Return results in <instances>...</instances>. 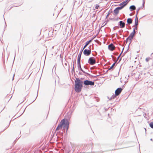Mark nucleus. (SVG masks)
I'll return each mask as SVG.
<instances>
[{
    "instance_id": "nucleus-19",
    "label": "nucleus",
    "mask_w": 153,
    "mask_h": 153,
    "mask_svg": "<svg viewBox=\"0 0 153 153\" xmlns=\"http://www.w3.org/2000/svg\"><path fill=\"white\" fill-rule=\"evenodd\" d=\"M89 44L87 42H86V44L84 46L83 48V50Z\"/></svg>"
},
{
    "instance_id": "nucleus-18",
    "label": "nucleus",
    "mask_w": 153,
    "mask_h": 153,
    "mask_svg": "<svg viewBox=\"0 0 153 153\" xmlns=\"http://www.w3.org/2000/svg\"><path fill=\"white\" fill-rule=\"evenodd\" d=\"M123 6H121V7H118L117 8L119 10H121V9H122L123 7Z\"/></svg>"
},
{
    "instance_id": "nucleus-20",
    "label": "nucleus",
    "mask_w": 153,
    "mask_h": 153,
    "mask_svg": "<svg viewBox=\"0 0 153 153\" xmlns=\"http://www.w3.org/2000/svg\"><path fill=\"white\" fill-rule=\"evenodd\" d=\"M115 63L113 64V65H112V66L109 68V70L111 69L114 66Z\"/></svg>"
},
{
    "instance_id": "nucleus-23",
    "label": "nucleus",
    "mask_w": 153,
    "mask_h": 153,
    "mask_svg": "<svg viewBox=\"0 0 153 153\" xmlns=\"http://www.w3.org/2000/svg\"><path fill=\"white\" fill-rule=\"evenodd\" d=\"M114 97H115L114 96L113 97H112L111 98V99L114 98Z\"/></svg>"
},
{
    "instance_id": "nucleus-7",
    "label": "nucleus",
    "mask_w": 153,
    "mask_h": 153,
    "mask_svg": "<svg viewBox=\"0 0 153 153\" xmlns=\"http://www.w3.org/2000/svg\"><path fill=\"white\" fill-rule=\"evenodd\" d=\"M122 91V89L121 88H118L115 91V95H118Z\"/></svg>"
},
{
    "instance_id": "nucleus-14",
    "label": "nucleus",
    "mask_w": 153,
    "mask_h": 153,
    "mask_svg": "<svg viewBox=\"0 0 153 153\" xmlns=\"http://www.w3.org/2000/svg\"><path fill=\"white\" fill-rule=\"evenodd\" d=\"M119 11V10L117 8H116L114 10V12L115 14H117L118 13Z\"/></svg>"
},
{
    "instance_id": "nucleus-8",
    "label": "nucleus",
    "mask_w": 153,
    "mask_h": 153,
    "mask_svg": "<svg viewBox=\"0 0 153 153\" xmlns=\"http://www.w3.org/2000/svg\"><path fill=\"white\" fill-rule=\"evenodd\" d=\"M109 49L111 51H113L114 49V46L112 44H111L108 46Z\"/></svg>"
},
{
    "instance_id": "nucleus-6",
    "label": "nucleus",
    "mask_w": 153,
    "mask_h": 153,
    "mask_svg": "<svg viewBox=\"0 0 153 153\" xmlns=\"http://www.w3.org/2000/svg\"><path fill=\"white\" fill-rule=\"evenodd\" d=\"M91 50H87L86 49H85L83 51V53L84 54L87 55V56L89 55L90 53H91Z\"/></svg>"
},
{
    "instance_id": "nucleus-4",
    "label": "nucleus",
    "mask_w": 153,
    "mask_h": 153,
    "mask_svg": "<svg viewBox=\"0 0 153 153\" xmlns=\"http://www.w3.org/2000/svg\"><path fill=\"white\" fill-rule=\"evenodd\" d=\"M88 62L91 65H93L96 63L94 58L93 57H90L88 60Z\"/></svg>"
},
{
    "instance_id": "nucleus-17",
    "label": "nucleus",
    "mask_w": 153,
    "mask_h": 153,
    "mask_svg": "<svg viewBox=\"0 0 153 153\" xmlns=\"http://www.w3.org/2000/svg\"><path fill=\"white\" fill-rule=\"evenodd\" d=\"M138 23V20L137 19L136 20V19L135 21V26H137Z\"/></svg>"
},
{
    "instance_id": "nucleus-1",
    "label": "nucleus",
    "mask_w": 153,
    "mask_h": 153,
    "mask_svg": "<svg viewBox=\"0 0 153 153\" xmlns=\"http://www.w3.org/2000/svg\"><path fill=\"white\" fill-rule=\"evenodd\" d=\"M69 124V122L67 119H63L61 120L56 130H58L62 127H63L64 128H66L67 130L68 129Z\"/></svg>"
},
{
    "instance_id": "nucleus-15",
    "label": "nucleus",
    "mask_w": 153,
    "mask_h": 153,
    "mask_svg": "<svg viewBox=\"0 0 153 153\" xmlns=\"http://www.w3.org/2000/svg\"><path fill=\"white\" fill-rule=\"evenodd\" d=\"M149 126L152 128H153V122H152L149 124Z\"/></svg>"
},
{
    "instance_id": "nucleus-16",
    "label": "nucleus",
    "mask_w": 153,
    "mask_h": 153,
    "mask_svg": "<svg viewBox=\"0 0 153 153\" xmlns=\"http://www.w3.org/2000/svg\"><path fill=\"white\" fill-rule=\"evenodd\" d=\"M78 64H79V68L80 70L81 71H82L84 73H85V72L82 70V69L81 68L80 65V63H78Z\"/></svg>"
},
{
    "instance_id": "nucleus-9",
    "label": "nucleus",
    "mask_w": 153,
    "mask_h": 153,
    "mask_svg": "<svg viewBox=\"0 0 153 153\" xmlns=\"http://www.w3.org/2000/svg\"><path fill=\"white\" fill-rule=\"evenodd\" d=\"M81 53L82 52H80L78 54V56L77 61L78 63H80V58L81 56Z\"/></svg>"
},
{
    "instance_id": "nucleus-13",
    "label": "nucleus",
    "mask_w": 153,
    "mask_h": 153,
    "mask_svg": "<svg viewBox=\"0 0 153 153\" xmlns=\"http://www.w3.org/2000/svg\"><path fill=\"white\" fill-rule=\"evenodd\" d=\"M130 9L132 10H134L135 9V7L134 5L131 6L130 7Z\"/></svg>"
},
{
    "instance_id": "nucleus-12",
    "label": "nucleus",
    "mask_w": 153,
    "mask_h": 153,
    "mask_svg": "<svg viewBox=\"0 0 153 153\" xmlns=\"http://www.w3.org/2000/svg\"><path fill=\"white\" fill-rule=\"evenodd\" d=\"M127 22L128 24H131L132 22V20L130 18H129L127 19Z\"/></svg>"
},
{
    "instance_id": "nucleus-10",
    "label": "nucleus",
    "mask_w": 153,
    "mask_h": 153,
    "mask_svg": "<svg viewBox=\"0 0 153 153\" xmlns=\"http://www.w3.org/2000/svg\"><path fill=\"white\" fill-rule=\"evenodd\" d=\"M128 0H126L123 2H122L121 4L120 5H122V6H123L124 7L128 3Z\"/></svg>"
},
{
    "instance_id": "nucleus-2",
    "label": "nucleus",
    "mask_w": 153,
    "mask_h": 153,
    "mask_svg": "<svg viewBox=\"0 0 153 153\" xmlns=\"http://www.w3.org/2000/svg\"><path fill=\"white\" fill-rule=\"evenodd\" d=\"M82 85L81 82L80 80L76 78L75 80V89L76 92H79L81 91Z\"/></svg>"
},
{
    "instance_id": "nucleus-24",
    "label": "nucleus",
    "mask_w": 153,
    "mask_h": 153,
    "mask_svg": "<svg viewBox=\"0 0 153 153\" xmlns=\"http://www.w3.org/2000/svg\"><path fill=\"white\" fill-rule=\"evenodd\" d=\"M137 26H135V29H137Z\"/></svg>"
},
{
    "instance_id": "nucleus-3",
    "label": "nucleus",
    "mask_w": 153,
    "mask_h": 153,
    "mask_svg": "<svg viewBox=\"0 0 153 153\" xmlns=\"http://www.w3.org/2000/svg\"><path fill=\"white\" fill-rule=\"evenodd\" d=\"M135 34V29H134L133 31L130 34L128 38L127 39L131 41L134 36Z\"/></svg>"
},
{
    "instance_id": "nucleus-21",
    "label": "nucleus",
    "mask_w": 153,
    "mask_h": 153,
    "mask_svg": "<svg viewBox=\"0 0 153 153\" xmlns=\"http://www.w3.org/2000/svg\"><path fill=\"white\" fill-rule=\"evenodd\" d=\"M92 41L91 40H90L89 41L87 42L89 44Z\"/></svg>"
},
{
    "instance_id": "nucleus-22",
    "label": "nucleus",
    "mask_w": 153,
    "mask_h": 153,
    "mask_svg": "<svg viewBox=\"0 0 153 153\" xmlns=\"http://www.w3.org/2000/svg\"><path fill=\"white\" fill-rule=\"evenodd\" d=\"M99 7V6H98V5H97V6H96V7H95V8H96V9H98V7Z\"/></svg>"
},
{
    "instance_id": "nucleus-5",
    "label": "nucleus",
    "mask_w": 153,
    "mask_h": 153,
    "mask_svg": "<svg viewBox=\"0 0 153 153\" xmlns=\"http://www.w3.org/2000/svg\"><path fill=\"white\" fill-rule=\"evenodd\" d=\"M84 83L85 85H94V82L89 80H85L84 82Z\"/></svg>"
},
{
    "instance_id": "nucleus-11",
    "label": "nucleus",
    "mask_w": 153,
    "mask_h": 153,
    "mask_svg": "<svg viewBox=\"0 0 153 153\" xmlns=\"http://www.w3.org/2000/svg\"><path fill=\"white\" fill-rule=\"evenodd\" d=\"M120 25L121 27L123 28L125 26V24L122 21L120 22Z\"/></svg>"
}]
</instances>
